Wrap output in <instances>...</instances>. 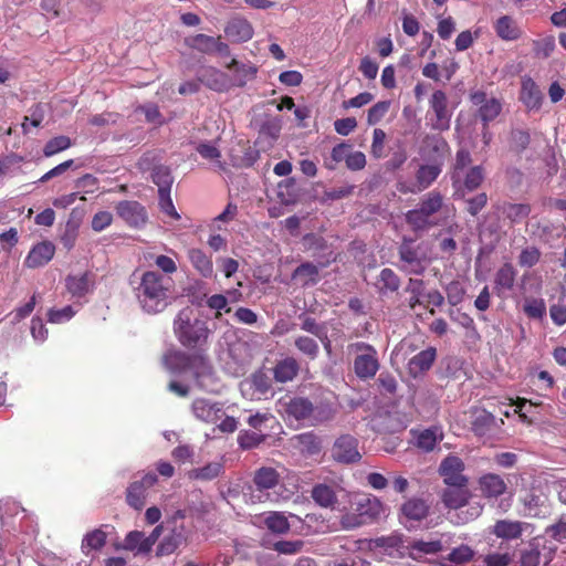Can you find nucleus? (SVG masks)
<instances>
[{"label":"nucleus","mask_w":566,"mask_h":566,"mask_svg":"<svg viewBox=\"0 0 566 566\" xmlns=\"http://www.w3.org/2000/svg\"><path fill=\"white\" fill-rule=\"evenodd\" d=\"M229 298L223 294H213L207 300V306L216 311V318L221 316V311L229 313L231 308L228 306Z\"/></svg>","instance_id":"obj_60"},{"label":"nucleus","mask_w":566,"mask_h":566,"mask_svg":"<svg viewBox=\"0 0 566 566\" xmlns=\"http://www.w3.org/2000/svg\"><path fill=\"white\" fill-rule=\"evenodd\" d=\"M429 163L430 164L421 165L416 171L415 181L418 185L417 190L423 191L428 189L442 171V166L440 164Z\"/></svg>","instance_id":"obj_33"},{"label":"nucleus","mask_w":566,"mask_h":566,"mask_svg":"<svg viewBox=\"0 0 566 566\" xmlns=\"http://www.w3.org/2000/svg\"><path fill=\"white\" fill-rule=\"evenodd\" d=\"M216 39L217 38L214 36L199 33L193 36L186 38L185 43L190 49H193L205 54H212Z\"/></svg>","instance_id":"obj_43"},{"label":"nucleus","mask_w":566,"mask_h":566,"mask_svg":"<svg viewBox=\"0 0 566 566\" xmlns=\"http://www.w3.org/2000/svg\"><path fill=\"white\" fill-rule=\"evenodd\" d=\"M549 316L553 323L557 326H563L566 324V305L562 303H556L551 305L549 307Z\"/></svg>","instance_id":"obj_64"},{"label":"nucleus","mask_w":566,"mask_h":566,"mask_svg":"<svg viewBox=\"0 0 566 566\" xmlns=\"http://www.w3.org/2000/svg\"><path fill=\"white\" fill-rule=\"evenodd\" d=\"M106 539L107 535L101 528L88 532L82 539V553L87 556L91 551L101 549L106 544Z\"/></svg>","instance_id":"obj_38"},{"label":"nucleus","mask_w":566,"mask_h":566,"mask_svg":"<svg viewBox=\"0 0 566 566\" xmlns=\"http://www.w3.org/2000/svg\"><path fill=\"white\" fill-rule=\"evenodd\" d=\"M295 348L310 360H315L319 355L318 343L308 336L298 335L294 339Z\"/></svg>","instance_id":"obj_41"},{"label":"nucleus","mask_w":566,"mask_h":566,"mask_svg":"<svg viewBox=\"0 0 566 566\" xmlns=\"http://www.w3.org/2000/svg\"><path fill=\"white\" fill-rule=\"evenodd\" d=\"M265 437L266 436L262 432L242 430L238 434V443L240 448L250 450L261 444L265 440Z\"/></svg>","instance_id":"obj_50"},{"label":"nucleus","mask_w":566,"mask_h":566,"mask_svg":"<svg viewBox=\"0 0 566 566\" xmlns=\"http://www.w3.org/2000/svg\"><path fill=\"white\" fill-rule=\"evenodd\" d=\"M444 207L441 192L432 190L420 199L417 208L406 212L405 220L413 231H424L439 224L438 214Z\"/></svg>","instance_id":"obj_6"},{"label":"nucleus","mask_w":566,"mask_h":566,"mask_svg":"<svg viewBox=\"0 0 566 566\" xmlns=\"http://www.w3.org/2000/svg\"><path fill=\"white\" fill-rule=\"evenodd\" d=\"M411 554H434L442 551L443 545L441 539H430V541H415L410 545Z\"/></svg>","instance_id":"obj_51"},{"label":"nucleus","mask_w":566,"mask_h":566,"mask_svg":"<svg viewBox=\"0 0 566 566\" xmlns=\"http://www.w3.org/2000/svg\"><path fill=\"white\" fill-rule=\"evenodd\" d=\"M264 524L266 527L276 534H285L290 530V523L283 512H272L265 520Z\"/></svg>","instance_id":"obj_46"},{"label":"nucleus","mask_w":566,"mask_h":566,"mask_svg":"<svg viewBox=\"0 0 566 566\" xmlns=\"http://www.w3.org/2000/svg\"><path fill=\"white\" fill-rule=\"evenodd\" d=\"M144 541H146V535L144 532L132 531L125 536L120 548L133 552L134 555H147L149 551H143L145 545Z\"/></svg>","instance_id":"obj_42"},{"label":"nucleus","mask_w":566,"mask_h":566,"mask_svg":"<svg viewBox=\"0 0 566 566\" xmlns=\"http://www.w3.org/2000/svg\"><path fill=\"white\" fill-rule=\"evenodd\" d=\"M349 507H338L340 525L344 530H354L363 525L377 523L388 514V507L373 494L348 495Z\"/></svg>","instance_id":"obj_4"},{"label":"nucleus","mask_w":566,"mask_h":566,"mask_svg":"<svg viewBox=\"0 0 566 566\" xmlns=\"http://www.w3.org/2000/svg\"><path fill=\"white\" fill-rule=\"evenodd\" d=\"M410 434L415 446L422 452H431L436 446L443 440V430L440 426H432L426 429H411Z\"/></svg>","instance_id":"obj_17"},{"label":"nucleus","mask_w":566,"mask_h":566,"mask_svg":"<svg viewBox=\"0 0 566 566\" xmlns=\"http://www.w3.org/2000/svg\"><path fill=\"white\" fill-rule=\"evenodd\" d=\"M76 313L77 310L72 305H67L60 310L51 308L48 312V321L52 324H63L72 319Z\"/></svg>","instance_id":"obj_54"},{"label":"nucleus","mask_w":566,"mask_h":566,"mask_svg":"<svg viewBox=\"0 0 566 566\" xmlns=\"http://www.w3.org/2000/svg\"><path fill=\"white\" fill-rule=\"evenodd\" d=\"M516 270L511 263L503 264L495 274L494 290L499 296L512 291L515 284Z\"/></svg>","instance_id":"obj_29"},{"label":"nucleus","mask_w":566,"mask_h":566,"mask_svg":"<svg viewBox=\"0 0 566 566\" xmlns=\"http://www.w3.org/2000/svg\"><path fill=\"white\" fill-rule=\"evenodd\" d=\"M286 412L296 420H312L314 407L312 402L302 397L292 398L287 406Z\"/></svg>","instance_id":"obj_34"},{"label":"nucleus","mask_w":566,"mask_h":566,"mask_svg":"<svg viewBox=\"0 0 566 566\" xmlns=\"http://www.w3.org/2000/svg\"><path fill=\"white\" fill-rule=\"evenodd\" d=\"M304 542L301 539L296 541H279L274 543L273 548L279 554L283 555H295L302 551Z\"/></svg>","instance_id":"obj_57"},{"label":"nucleus","mask_w":566,"mask_h":566,"mask_svg":"<svg viewBox=\"0 0 566 566\" xmlns=\"http://www.w3.org/2000/svg\"><path fill=\"white\" fill-rule=\"evenodd\" d=\"M298 370L300 364L297 359L292 356H287L275 364L273 368V376L277 382L284 384L292 381L298 374Z\"/></svg>","instance_id":"obj_31"},{"label":"nucleus","mask_w":566,"mask_h":566,"mask_svg":"<svg viewBox=\"0 0 566 566\" xmlns=\"http://www.w3.org/2000/svg\"><path fill=\"white\" fill-rule=\"evenodd\" d=\"M471 493L467 485L448 486L441 495L443 504L454 511H459V523H468L480 516L483 506L479 502L469 503Z\"/></svg>","instance_id":"obj_7"},{"label":"nucleus","mask_w":566,"mask_h":566,"mask_svg":"<svg viewBox=\"0 0 566 566\" xmlns=\"http://www.w3.org/2000/svg\"><path fill=\"white\" fill-rule=\"evenodd\" d=\"M400 286V280L398 275L391 269H382L378 281L377 287L380 293L396 292Z\"/></svg>","instance_id":"obj_44"},{"label":"nucleus","mask_w":566,"mask_h":566,"mask_svg":"<svg viewBox=\"0 0 566 566\" xmlns=\"http://www.w3.org/2000/svg\"><path fill=\"white\" fill-rule=\"evenodd\" d=\"M482 494L488 499H496L506 492L507 485L502 476L494 473L483 474L479 479Z\"/></svg>","instance_id":"obj_26"},{"label":"nucleus","mask_w":566,"mask_h":566,"mask_svg":"<svg viewBox=\"0 0 566 566\" xmlns=\"http://www.w3.org/2000/svg\"><path fill=\"white\" fill-rule=\"evenodd\" d=\"M163 363L171 375L191 374L198 387L207 392H218L221 388L210 361L202 355L189 356L180 350H169L164 355Z\"/></svg>","instance_id":"obj_2"},{"label":"nucleus","mask_w":566,"mask_h":566,"mask_svg":"<svg viewBox=\"0 0 566 566\" xmlns=\"http://www.w3.org/2000/svg\"><path fill=\"white\" fill-rule=\"evenodd\" d=\"M186 536L182 527H175L168 535L159 542L156 548V556L163 557L175 553L184 543Z\"/></svg>","instance_id":"obj_30"},{"label":"nucleus","mask_w":566,"mask_h":566,"mask_svg":"<svg viewBox=\"0 0 566 566\" xmlns=\"http://www.w3.org/2000/svg\"><path fill=\"white\" fill-rule=\"evenodd\" d=\"M464 463L457 455H448L439 467V473L448 486L467 485L468 478L463 474Z\"/></svg>","instance_id":"obj_12"},{"label":"nucleus","mask_w":566,"mask_h":566,"mask_svg":"<svg viewBox=\"0 0 566 566\" xmlns=\"http://www.w3.org/2000/svg\"><path fill=\"white\" fill-rule=\"evenodd\" d=\"M158 197H159L160 210L168 217H170L175 220H179L180 214L178 213V211L176 210V208L174 206V202L170 197V191H166V190L159 191Z\"/></svg>","instance_id":"obj_58"},{"label":"nucleus","mask_w":566,"mask_h":566,"mask_svg":"<svg viewBox=\"0 0 566 566\" xmlns=\"http://www.w3.org/2000/svg\"><path fill=\"white\" fill-rule=\"evenodd\" d=\"M301 323V329L314 335L317 337L321 342H324L326 338V327L323 324H319L316 322L315 318L310 316H300Z\"/></svg>","instance_id":"obj_52"},{"label":"nucleus","mask_w":566,"mask_h":566,"mask_svg":"<svg viewBox=\"0 0 566 566\" xmlns=\"http://www.w3.org/2000/svg\"><path fill=\"white\" fill-rule=\"evenodd\" d=\"M543 93L535 81L530 76H523L521 81L520 101L528 111H538L543 102Z\"/></svg>","instance_id":"obj_20"},{"label":"nucleus","mask_w":566,"mask_h":566,"mask_svg":"<svg viewBox=\"0 0 566 566\" xmlns=\"http://www.w3.org/2000/svg\"><path fill=\"white\" fill-rule=\"evenodd\" d=\"M522 533V527L518 522L499 521L494 525V534L501 538H517Z\"/></svg>","instance_id":"obj_47"},{"label":"nucleus","mask_w":566,"mask_h":566,"mask_svg":"<svg viewBox=\"0 0 566 566\" xmlns=\"http://www.w3.org/2000/svg\"><path fill=\"white\" fill-rule=\"evenodd\" d=\"M0 527L7 536L10 549L24 551L38 533V524L27 511L12 499L0 500Z\"/></svg>","instance_id":"obj_1"},{"label":"nucleus","mask_w":566,"mask_h":566,"mask_svg":"<svg viewBox=\"0 0 566 566\" xmlns=\"http://www.w3.org/2000/svg\"><path fill=\"white\" fill-rule=\"evenodd\" d=\"M531 212V207L527 203H509L503 208V213L512 222L518 223L526 219Z\"/></svg>","instance_id":"obj_49"},{"label":"nucleus","mask_w":566,"mask_h":566,"mask_svg":"<svg viewBox=\"0 0 566 566\" xmlns=\"http://www.w3.org/2000/svg\"><path fill=\"white\" fill-rule=\"evenodd\" d=\"M430 505L420 497H410L401 506L403 518L408 521H421L427 517Z\"/></svg>","instance_id":"obj_32"},{"label":"nucleus","mask_w":566,"mask_h":566,"mask_svg":"<svg viewBox=\"0 0 566 566\" xmlns=\"http://www.w3.org/2000/svg\"><path fill=\"white\" fill-rule=\"evenodd\" d=\"M172 280L157 271L142 273L134 289L140 308L147 314L163 312L170 303Z\"/></svg>","instance_id":"obj_3"},{"label":"nucleus","mask_w":566,"mask_h":566,"mask_svg":"<svg viewBox=\"0 0 566 566\" xmlns=\"http://www.w3.org/2000/svg\"><path fill=\"white\" fill-rule=\"evenodd\" d=\"M223 472V464L219 461L210 462L202 468H196L188 472L190 480L211 481Z\"/></svg>","instance_id":"obj_36"},{"label":"nucleus","mask_w":566,"mask_h":566,"mask_svg":"<svg viewBox=\"0 0 566 566\" xmlns=\"http://www.w3.org/2000/svg\"><path fill=\"white\" fill-rule=\"evenodd\" d=\"M188 259L192 268L205 279H211L214 274L211 256L198 248L188 250Z\"/></svg>","instance_id":"obj_27"},{"label":"nucleus","mask_w":566,"mask_h":566,"mask_svg":"<svg viewBox=\"0 0 566 566\" xmlns=\"http://www.w3.org/2000/svg\"><path fill=\"white\" fill-rule=\"evenodd\" d=\"M539 258L541 252L537 248H526L521 252L518 256V263L521 266L532 268L539 261Z\"/></svg>","instance_id":"obj_62"},{"label":"nucleus","mask_w":566,"mask_h":566,"mask_svg":"<svg viewBox=\"0 0 566 566\" xmlns=\"http://www.w3.org/2000/svg\"><path fill=\"white\" fill-rule=\"evenodd\" d=\"M280 481L279 472L270 467H262L254 472L253 484L255 490L251 494L253 502H265L270 500V490L274 489Z\"/></svg>","instance_id":"obj_9"},{"label":"nucleus","mask_w":566,"mask_h":566,"mask_svg":"<svg viewBox=\"0 0 566 566\" xmlns=\"http://www.w3.org/2000/svg\"><path fill=\"white\" fill-rule=\"evenodd\" d=\"M495 34L503 41H516L518 40L523 31L518 27L516 20L511 15H501L493 23Z\"/></svg>","instance_id":"obj_24"},{"label":"nucleus","mask_w":566,"mask_h":566,"mask_svg":"<svg viewBox=\"0 0 566 566\" xmlns=\"http://www.w3.org/2000/svg\"><path fill=\"white\" fill-rule=\"evenodd\" d=\"M473 556L474 552L470 546L460 545L449 553L448 559L452 563L461 564L471 560Z\"/></svg>","instance_id":"obj_59"},{"label":"nucleus","mask_w":566,"mask_h":566,"mask_svg":"<svg viewBox=\"0 0 566 566\" xmlns=\"http://www.w3.org/2000/svg\"><path fill=\"white\" fill-rule=\"evenodd\" d=\"M471 102L479 106L478 115L484 125L494 120L502 111V104L499 99L488 98L484 92H474L471 94Z\"/></svg>","instance_id":"obj_15"},{"label":"nucleus","mask_w":566,"mask_h":566,"mask_svg":"<svg viewBox=\"0 0 566 566\" xmlns=\"http://www.w3.org/2000/svg\"><path fill=\"white\" fill-rule=\"evenodd\" d=\"M431 127L436 130H447L450 128L452 113L448 109V97L443 91L437 90L429 99Z\"/></svg>","instance_id":"obj_10"},{"label":"nucleus","mask_w":566,"mask_h":566,"mask_svg":"<svg viewBox=\"0 0 566 566\" xmlns=\"http://www.w3.org/2000/svg\"><path fill=\"white\" fill-rule=\"evenodd\" d=\"M533 50L537 57H548L555 50V38L553 35H548L541 40H534Z\"/></svg>","instance_id":"obj_55"},{"label":"nucleus","mask_w":566,"mask_h":566,"mask_svg":"<svg viewBox=\"0 0 566 566\" xmlns=\"http://www.w3.org/2000/svg\"><path fill=\"white\" fill-rule=\"evenodd\" d=\"M312 497L317 505L325 509L338 511V507H343L340 503H337L334 490L326 484L315 485L312 490Z\"/></svg>","instance_id":"obj_35"},{"label":"nucleus","mask_w":566,"mask_h":566,"mask_svg":"<svg viewBox=\"0 0 566 566\" xmlns=\"http://www.w3.org/2000/svg\"><path fill=\"white\" fill-rule=\"evenodd\" d=\"M357 439L345 434L339 437L333 447V458L342 463H353L360 459Z\"/></svg>","instance_id":"obj_16"},{"label":"nucleus","mask_w":566,"mask_h":566,"mask_svg":"<svg viewBox=\"0 0 566 566\" xmlns=\"http://www.w3.org/2000/svg\"><path fill=\"white\" fill-rule=\"evenodd\" d=\"M378 369L379 360L377 350L369 354L357 355L354 359V371L361 380L374 378Z\"/></svg>","instance_id":"obj_22"},{"label":"nucleus","mask_w":566,"mask_h":566,"mask_svg":"<svg viewBox=\"0 0 566 566\" xmlns=\"http://www.w3.org/2000/svg\"><path fill=\"white\" fill-rule=\"evenodd\" d=\"M496 417L486 410H480L475 413L472 422L473 430L479 436H485L497 426Z\"/></svg>","instance_id":"obj_40"},{"label":"nucleus","mask_w":566,"mask_h":566,"mask_svg":"<svg viewBox=\"0 0 566 566\" xmlns=\"http://www.w3.org/2000/svg\"><path fill=\"white\" fill-rule=\"evenodd\" d=\"M197 78L198 82L217 92H223L230 86L228 75L213 66H202L197 73Z\"/></svg>","instance_id":"obj_19"},{"label":"nucleus","mask_w":566,"mask_h":566,"mask_svg":"<svg viewBox=\"0 0 566 566\" xmlns=\"http://www.w3.org/2000/svg\"><path fill=\"white\" fill-rule=\"evenodd\" d=\"M116 211L129 227L142 228L147 222V212L137 201L124 200L117 203Z\"/></svg>","instance_id":"obj_14"},{"label":"nucleus","mask_w":566,"mask_h":566,"mask_svg":"<svg viewBox=\"0 0 566 566\" xmlns=\"http://www.w3.org/2000/svg\"><path fill=\"white\" fill-rule=\"evenodd\" d=\"M72 143L67 136H56L51 138L43 148V154L45 157H51L60 151H63L71 147Z\"/></svg>","instance_id":"obj_53"},{"label":"nucleus","mask_w":566,"mask_h":566,"mask_svg":"<svg viewBox=\"0 0 566 566\" xmlns=\"http://www.w3.org/2000/svg\"><path fill=\"white\" fill-rule=\"evenodd\" d=\"M523 312L530 319L543 321L546 316V303L542 297H526Z\"/></svg>","instance_id":"obj_39"},{"label":"nucleus","mask_w":566,"mask_h":566,"mask_svg":"<svg viewBox=\"0 0 566 566\" xmlns=\"http://www.w3.org/2000/svg\"><path fill=\"white\" fill-rule=\"evenodd\" d=\"M224 33L230 41L241 43L253 36V28L248 20L237 17L227 23Z\"/></svg>","instance_id":"obj_25"},{"label":"nucleus","mask_w":566,"mask_h":566,"mask_svg":"<svg viewBox=\"0 0 566 566\" xmlns=\"http://www.w3.org/2000/svg\"><path fill=\"white\" fill-rule=\"evenodd\" d=\"M436 359V349L429 347L415 355L408 363L409 375L413 378L430 369Z\"/></svg>","instance_id":"obj_28"},{"label":"nucleus","mask_w":566,"mask_h":566,"mask_svg":"<svg viewBox=\"0 0 566 566\" xmlns=\"http://www.w3.org/2000/svg\"><path fill=\"white\" fill-rule=\"evenodd\" d=\"M113 221V214L109 211H98L93 216L92 229L95 232H101L111 226Z\"/></svg>","instance_id":"obj_63"},{"label":"nucleus","mask_w":566,"mask_h":566,"mask_svg":"<svg viewBox=\"0 0 566 566\" xmlns=\"http://www.w3.org/2000/svg\"><path fill=\"white\" fill-rule=\"evenodd\" d=\"M293 279L298 280L303 286L315 285L318 282V268L311 262H304L294 270Z\"/></svg>","instance_id":"obj_37"},{"label":"nucleus","mask_w":566,"mask_h":566,"mask_svg":"<svg viewBox=\"0 0 566 566\" xmlns=\"http://www.w3.org/2000/svg\"><path fill=\"white\" fill-rule=\"evenodd\" d=\"M400 269L409 274L421 275L428 265L427 249L412 238L403 237L398 248Z\"/></svg>","instance_id":"obj_8"},{"label":"nucleus","mask_w":566,"mask_h":566,"mask_svg":"<svg viewBox=\"0 0 566 566\" xmlns=\"http://www.w3.org/2000/svg\"><path fill=\"white\" fill-rule=\"evenodd\" d=\"M389 107H390V102H388V101H381V102H378L375 105H373L368 109L367 123L369 125H376L377 123H379L385 117V115L388 113Z\"/></svg>","instance_id":"obj_56"},{"label":"nucleus","mask_w":566,"mask_h":566,"mask_svg":"<svg viewBox=\"0 0 566 566\" xmlns=\"http://www.w3.org/2000/svg\"><path fill=\"white\" fill-rule=\"evenodd\" d=\"M226 67L232 73V84L240 87L252 81L258 72L251 62H240L237 59H232Z\"/></svg>","instance_id":"obj_23"},{"label":"nucleus","mask_w":566,"mask_h":566,"mask_svg":"<svg viewBox=\"0 0 566 566\" xmlns=\"http://www.w3.org/2000/svg\"><path fill=\"white\" fill-rule=\"evenodd\" d=\"M55 247L52 242H40L30 250L24 260V265L30 269L44 266L53 259Z\"/></svg>","instance_id":"obj_21"},{"label":"nucleus","mask_w":566,"mask_h":566,"mask_svg":"<svg viewBox=\"0 0 566 566\" xmlns=\"http://www.w3.org/2000/svg\"><path fill=\"white\" fill-rule=\"evenodd\" d=\"M151 179L158 186L159 191H170L172 185V177L168 167L158 165L151 171Z\"/></svg>","instance_id":"obj_48"},{"label":"nucleus","mask_w":566,"mask_h":566,"mask_svg":"<svg viewBox=\"0 0 566 566\" xmlns=\"http://www.w3.org/2000/svg\"><path fill=\"white\" fill-rule=\"evenodd\" d=\"M471 163V156L469 150L460 149L457 153V159L454 165V171L452 174L453 182H458L461 179L462 170L468 167Z\"/></svg>","instance_id":"obj_61"},{"label":"nucleus","mask_w":566,"mask_h":566,"mask_svg":"<svg viewBox=\"0 0 566 566\" xmlns=\"http://www.w3.org/2000/svg\"><path fill=\"white\" fill-rule=\"evenodd\" d=\"M65 289L71 297L76 300L75 304L82 306L81 300L93 292L94 274L91 272L70 274L65 279Z\"/></svg>","instance_id":"obj_13"},{"label":"nucleus","mask_w":566,"mask_h":566,"mask_svg":"<svg viewBox=\"0 0 566 566\" xmlns=\"http://www.w3.org/2000/svg\"><path fill=\"white\" fill-rule=\"evenodd\" d=\"M449 153L450 148L444 138L441 136H429L424 140L421 155L423 159L443 166Z\"/></svg>","instance_id":"obj_18"},{"label":"nucleus","mask_w":566,"mask_h":566,"mask_svg":"<svg viewBox=\"0 0 566 566\" xmlns=\"http://www.w3.org/2000/svg\"><path fill=\"white\" fill-rule=\"evenodd\" d=\"M174 332L177 339L190 348L201 347L210 334L207 322L190 306L178 312L174 319Z\"/></svg>","instance_id":"obj_5"},{"label":"nucleus","mask_w":566,"mask_h":566,"mask_svg":"<svg viewBox=\"0 0 566 566\" xmlns=\"http://www.w3.org/2000/svg\"><path fill=\"white\" fill-rule=\"evenodd\" d=\"M193 417L206 423H216L226 416L222 402L207 398H197L191 403Z\"/></svg>","instance_id":"obj_11"},{"label":"nucleus","mask_w":566,"mask_h":566,"mask_svg":"<svg viewBox=\"0 0 566 566\" xmlns=\"http://www.w3.org/2000/svg\"><path fill=\"white\" fill-rule=\"evenodd\" d=\"M126 500L132 507L140 510L145 505L146 489L139 482L134 481L127 488Z\"/></svg>","instance_id":"obj_45"}]
</instances>
